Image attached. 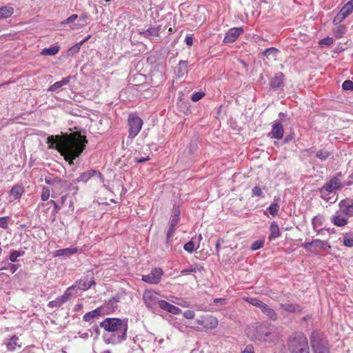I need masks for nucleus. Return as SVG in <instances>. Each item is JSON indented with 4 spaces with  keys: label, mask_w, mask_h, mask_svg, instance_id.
<instances>
[{
    "label": "nucleus",
    "mask_w": 353,
    "mask_h": 353,
    "mask_svg": "<svg viewBox=\"0 0 353 353\" xmlns=\"http://www.w3.org/2000/svg\"><path fill=\"white\" fill-rule=\"evenodd\" d=\"M46 143L49 148L58 150L70 165H73V161L79 157L85 148L87 140L81 135L70 134L65 139L59 135H50L48 137Z\"/></svg>",
    "instance_id": "nucleus-1"
},
{
    "label": "nucleus",
    "mask_w": 353,
    "mask_h": 353,
    "mask_svg": "<svg viewBox=\"0 0 353 353\" xmlns=\"http://www.w3.org/2000/svg\"><path fill=\"white\" fill-rule=\"evenodd\" d=\"M100 327L108 333L103 336L107 344L117 345L126 339L128 321L118 318H106L100 323Z\"/></svg>",
    "instance_id": "nucleus-2"
},
{
    "label": "nucleus",
    "mask_w": 353,
    "mask_h": 353,
    "mask_svg": "<svg viewBox=\"0 0 353 353\" xmlns=\"http://www.w3.org/2000/svg\"><path fill=\"white\" fill-rule=\"evenodd\" d=\"M290 353H310L308 341L303 333H296L288 340Z\"/></svg>",
    "instance_id": "nucleus-3"
},
{
    "label": "nucleus",
    "mask_w": 353,
    "mask_h": 353,
    "mask_svg": "<svg viewBox=\"0 0 353 353\" xmlns=\"http://www.w3.org/2000/svg\"><path fill=\"white\" fill-rule=\"evenodd\" d=\"M256 337L260 341L274 342L276 339V328L273 325L261 324L256 327Z\"/></svg>",
    "instance_id": "nucleus-4"
},
{
    "label": "nucleus",
    "mask_w": 353,
    "mask_h": 353,
    "mask_svg": "<svg viewBox=\"0 0 353 353\" xmlns=\"http://www.w3.org/2000/svg\"><path fill=\"white\" fill-rule=\"evenodd\" d=\"M143 301L147 308L154 314H159L161 303L165 301L159 299V294L157 292L148 290L143 292Z\"/></svg>",
    "instance_id": "nucleus-5"
},
{
    "label": "nucleus",
    "mask_w": 353,
    "mask_h": 353,
    "mask_svg": "<svg viewBox=\"0 0 353 353\" xmlns=\"http://www.w3.org/2000/svg\"><path fill=\"white\" fill-rule=\"evenodd\" d=\"M341 176L342 174L339 172L338 176L331 178L328 182L320 188L319 192L322 199L328 201L330 199L328 195L330 193L344 186L340 179Z\"/></svg>",
    "instance_id": "nucleus-6"
},
{
    "label": "nucleus",
    "mask_w": 353,
    "mask_h": 353,
    "mask_svg": "<svg viewBox=\"0 0 353 353\" xmlns=\"http://www.w3.org/2000/svg\"><path fill=\"white\" fill-rule=\"evenodd\" d=\"M310 343L314 353H330L328 342L323 335L312 332L310 336Z\"/></svg>",
    "instance_id": "nucleus-7"
},
{
    "label": "nucleus",
    "mask_w": 353,
    "mask_h": 353,
    "mask_svg": "<svg viewBox=\"0 0 353 353\" xmlns=\"http://www.w3.org/2000/svg\"><path fill=\"white\" fill-rule=\"evenodd\" d=\"M128 123L129 126V137L133 139L141 130L143 121L135 114H130L128 118Z\"/></svg>",
    "instance_id": "nucleus-8"
},
{
    "label": "nucleus",
    "mask_w": 353,
    "mask_h": 353,
    "mask_svg": "<svg viewBox=\"0 0 353 353\" xmlns=\"http://www.w3.org/2000/svg\"><path fill=\"white\" fill-rule=\"evenodd\" d=\"M95 285V281L93 278L91 280L88 279V276H84L81 279L75 281V283L70 286L68 288L71 289L72 296L78 293V290L85 291L90 289L92 285Z\"/></svg>",
    "instance_id": "nucleus-9"
},
{
    "label": "nucleus",
    "mask_w": 353,
    "mask_h": 353,
    "mask_svg": "<svg viewBox=\"0 0 353 353\" xmlns=\"http://www.w3.org/2000/svg\"><path fill=\"white\" fill-rule=\"evenodd\" d=\"M307 251L312 253H316L317 248H321L322 250H327L331 249L327 241H321L319 239H314L310 242H305L302 245Z\"/></svg>",
    "instance_id": "nucleus-10"
},
{
    "label": "nucleus",
    "mask_w": 353,
    "mask_h": 353,
    "mask_svg": "<svg viewBox=\"0 0 353 353\" xmlns=\"http://www.w3.org/2000/svg\"><path fill=\"white\" fill-rule=\"evenodd\" d=\"M163 270L160 268H155L152 270L151 272L147 275H143L142 280L150 284H157L160 282Z\"/></svg>",
    "instance_id": "nucleus-11"
},
{
    "label": "nucleus",
    "mask_w": 353,
    "mask_h": 353,
    "mask_svg": "<svg viewBox=\"0 0 353 353\" xmlns=\"http://www.w3.org/2000/svg\"><path fill=\"white\" fill-rule=\"evenodd\" d=\"M72 288H67L63 294L48 303V306L50 308L59 307L66 303L72 296Z\"/></svg>",
    "instance_id": "nucleus-12"
},
{
    "label": "nucleus",
    "mask_w": 353,
    "mask_h": 353,
    "mask_svg": "<svg viewBox=\"0 0 353 353\" xmlns=\"http://www.w3.org/2000/svg\"><path fill=\"white\" fill-rule=\"evenodd\" d=\"M119 302V297L114 296L105 301L103 305L100 306V309L103 315L110 314L114 312L118 307L117 303Z\"/></svg>",
    "instance_id": "nucleus-13"
},
{
    "label": "nucleus",
    "mask_w": 353,
    "mask_h": 353,
    "mask_svg": "<svg viewBox=\"0 0 353 353\" xmlns=\"http://www.w3.org/2000/svg\"><path fill=\"white\" fill-rule=\"evenodd\" d=\"M72 186V183H70L66 180L61 179V181L53 188L52 191V197L57 198L61 194L66 193Z\"/></svg>",
    "instance_id": "nucleus-14"
},
{
    "label": "nucleus",
    "mask_w": 353,
    "mask_h": 353,
    "mask_svg": "<svg viewBox=\"0 0 353 353\" xmlns=\"http://www.w3.org/2000/svg\"><path fill=\"white\" fill-rule=\"evenodd\" d=\"M284 74L281 72H277L274 77L270 79V86L273 90H277L284 85Z\"/></svg>",
    "instance_id": "nucleus-15"
},
{
    "label": "nucleus",
    "mask_w": 353,
    "mask_h": 353,
    "mask_svg": "<svg viewBox=\"0 0 353 353\" xmlns=\"http://www.w3.org/2000/svg\"><path fill=\"white\" fill-rule=\"evenodd\" d=\"M243 32L242 28H230L225 34L223 41L224 43L234 42L241 34Z\"/></svg>",
    "instance_id": "nucleus-16"
},
{
    "label": "nucleus",
    "mask_w": 353,
    "mask_h": 353,
    "mask_svg": "<svg viewBox=\"0 0 353 353\" xmlns=\"http://www.w3.org/2000/svg\"><path fill=\"white\" fill-rule=\"evenodd\" d=\"M19 339L17 335L12 336L10 339H6L3 344L6 346L8 351H14L17 348L21 347V343H19Z\"/></svg>",
    "instance_id": "nucleus-17"
},
{
    "label": "nucleus",
    "mask_w": 353,
    "mask_h": 353,
    "mask_svg": "<svg viewBox=\"0 0 353 353\" xmlns=\"http://www.w3.org/2000/svg\"><path fill=\"white\" fill-rule=\"evenodd\" d=\"M271 137L281 139L283 136V127L281 122L275 121L272 126Z\"/></svg>",
    "instance_id": "nucleus-18"
},
{
    "label": "nucleus",
    "mask_w": 353,
    "mask_h": 353,
    "mask_svg": "<svg viewBox=\"0 0 353 353\" xmlns=\"http://www.w3.org/2000/svg\"><path fill=\"white\" fill-rule=\"evenodd\" d=\"M161 30V26H150L146 30L139 32V34L145 38L152 39L153 37H158Z\"/></svg>",
    "instance_id": "nucleus-19"
},
{
    "label": "nucleus",
    "mask_w": 353,
    "mask_h": 353,
    "mask_svg": "<svg viewBox=\"0 0 353 353\" xmlns=\"http://www.w3.org/2000/svg\"><path fill=\"white\" fill-rule=\"evenodd\" d=\"M341 211L347 216H353V203L347 200H342L339 203Z\"/></svg>",
    "instance_id": "nucleus-20"
},
{
    "label": "nucleus",
    "mask_w": 353,
    "mask_h": 353,
    "mask_svg": "<svg viewBox=\"0 0 353 353\" xmlns=\"http://www.w3.org/2000/svg\"><path fill=\"white\" fill-rule=\"evenodd\" d=\"M281 308L289 313H295V312H299L301 311V307L300 305L292 303H281L279 304Z\"/></svg>",
    "instance_id": "nucleus-21"
},
{
    "label": "nucleus",
    "mask_w": 353,
    "mask_h": 353,
    "mask_svg": "<svg viewBox=\"0 0 353 353\" xmlns=\"http://www.w3.org/2000/svg\"><path fill=\"white\" fill-rule=\"evenodd\" d=\"M161 310H163L173 314H179L182 312V310L179 307L165 301L164 302H161Z\"/></svg>",
    "instance_id": "nucleus-22"
},
{
    "label": "nucleus",
    "mask_w": 353,
    "mask_h": 353,
    "mask_svg": "<svg viewBox=\"0 0 353 353\" xmlns=\"http://www.w3.org/2000/svg\"><path fill=\"white\" fill-rule=\"evenodd\" d=\"M71 78L72 77L70 76L63 78L61 81H57L50 85L48 90L51 92H59L63 86L67 85L70 82Z\"/></svg>",
    "instance_id": "nucleus-23"
},
{
    "label": "nucleus",
    "mask_w": 353,
    "mask_h": 353,
    "mask_svg": "<svg viewBox=\"0 0 353 353\" xmlns=\"http://www.w3.org/2000/svg\"><path fill=\"white\" fill-rule=\"evenodd\" d=\"M101 316H103V314L100 307H97L92 311L85 313L83 317V319L85 322H89L94 318H98Z\"/></svg>",
    "instance_id": "nucleus-24"
},
{
    "label": "nucleus",
    "mask_w": 353,
    "mask_h": 353,
    "mask_svg": "<svg viewBox=\"0 0 353 353\" xmlns=\"http://www.w3.org/2000/svg\"><path fill=\"white\" fill-rule=\"evenodd\" d=\"M99 174V172H97L96 170H88L87 172H85L83 173H81L80 174V176L74 179L73 180V182H87L91 177H92L93 176H94L95 174Z\"/></svg>",
    "instance_id": "nucleus-25"
},
{
    "label": "nucleus",
    "mask_w": 353,
    "mask_h": 353,
    "mask_svg": "<svg viewBox=\"0 0 353 353\" xmlns=\"http://www.w3.org/2000/svg\"><path fill=\"white\" fill-rule=\"evenodd\" d=\"M188 72V61H180L176 68V74L179 77H183Z\"/></svg>",
    "instance_id": "nucleus-26"
},
{
    "label": "nucleus",
    "mask_w": 353,
    "mask_h": 353,
    "mask_svg": "<svg viewBox=\"0 0 353 353\" xmlns=\"http://www.w3.org/2000/svg\"><path fill=\"white\" fill-rule=\"evenodd\" d=\"M270 234L268 237L270 241H272L280 236L279 227L276 221L271 223L270 225Z\"/></svg>",
    "instance_id": "nucleus-27"
},
{
    "label": "nucleus",
    "mask_w": 353,
    "mask_h": 353,
    "mask_svg": "<svg viewBox=\"0 0 353 353\" xmlns=\"http://www.w3.org/2000/svg\"><path fill=\"white\" fill-rule=\"evenodd\" d=\"M331 221L334 225L338 227L344 226L347 223V219L343 217L339 212H336L332 216Z\"/></svg>",
    "instance_id": "nucleus-28"
},
{
    "label": "nucleus",
    "mask_w": 353,
    "mask_h": 353,
    "mask_svg": "<svg viewBox=\"0 0 353 353\" xmlns=\"http://www.w3.org/2000/svg\"><path fill=\"white\" fill-rule=\"evenodd\" d=\"M78 251L76 248H68L64 249H60L56 250L54 252L55 256H70L72 254H75Z\"/></svg>",
    "instance_id": "nucleus-29"
},
{
    "label": "nucleus",
    "mask_w": 353,
    "mask_h": 353,
    "mask_svg": "<svg viewBox=\"0 0 353 353\" xmlns=\"http://www.w3.org/2000/svg\"><path fill=\"white\" fill-rule=\"evenodd\" d=\"M261 312L265 314L270 319L276 321L277 319V314L275 311L269 307L266 303L261 308Z\"/></svg>",
    "instance_id": "nucleus-30"
},
{
    "label": "nucleus",
    "mask_w": 353,
    "mask_h": 353,
    "mask_svg": "<svg viewBox=\"0 0 353 353\" xmlns=\"http://www.w3.org/2000/svg\"><path fill=\"white\" fill-rule=\"evenodd\" d=\"M205 323V328L214 329L218 325V320L213 316H206Z\"/></svg>",
    "instance_id": "nucleus-31"
},
{
    "label": "nucleus",
    "mask_w": 353,
    "mask_h": 353,
    "mask_svg": "<svg viewBox=\"0 0 353 353\" xmlns=\"http://www.w3.org/2000/svg\"><path fill=\"white\" fill-rule=\"evenodd\" d=\"M61 179L60 177L49 175L45 177L44 181L48 185L51 186V191H52L53 188L57 186Z\"/></svg>",
    "instance_id": "nucleus-32"
},
{
    "label": "nucleus",
    "mask_w": 353,
    "mask_h": 353,
    "mask_svg": "<svg viewBox=\"0 0 353 353\" xmlns=\"http://www.w3.org/2000/svg\"><path fill=\"white\" fill-rule=\"evenodd\" d=\"M60 49L59 46H52L42 50L41 54L43 56H54L57 54Z\"/></svg>",
    "instance_id": "nucleus-33"
},
{
    "label": "nucleus",
    "mask_w": 353,
    "mask_h": 353,
    "mask_svg": "<svg viewBox=\"0 0 353 353\" xmlns=\"http://www.w3.org/2000/svg\"><path fill=\"white\" fill-rule=\"evenodd\" d=\"M14 12L13 8L10 6H3L0 8V19H4L10 17Z\"/></svg>",
    "instance_id": "nucleus-34"
},
{
    "label": "nucleus",
    "mask_w": 353,
    "mask_h": 353,
    "mask_svg": "<svg viewBox=\"0 0 353 353\" xmlns=\"http://www.w3.org/2000/svg\"><path fill=\"white\" fill-rule=\"evenodd\" d=\"M23 192L24 190L22 186L14 185L10 190V194L14 197V199H18L21 197Z\"/></svg>",
    "instance_id": "nucleus-35"
},
{
    "label": "nucleus",
    "mask_w": 353,
    "mask_h": 353,
    "mask_svg": "<svg viewBox=\"0 0 353 353\" xmlns=\"http://www.w3.org/2000/svg\"><path fill=\"white\" fill-rule=\"evenodd\" d=\"M340 11L347 17L353 11V0L346 3Z\"/></svg>",
    "instance_id": "nucleus-36"
},
{
    "label": "nucleus",
    "mask_w": 353,
    "mask_h": 353,
    "mask_svg": "<svg viewBox=\"0 0 353 353\" xmlns=\"http://www.w3.org/2000/svg\"><path fill=\"white\" fill-rule=\"evenodd\" d=\"M279 210V205L275 201L272 202L270 205L267 208V211L273 216H275L278 214V212Z\"/></svg>",
    "instance_id": "nucleus-37"
},
{
    "label": "nucleus",
    "mask_w": 353,
    "mask_h": 353,
    "mask_svg": "<svg viewBox=\"0 0 353 353\" xmlns=\"http://www.w3.org/2000/svg\"><path fill=\"white\" fill-rule=\"evenodd\" d=\"M312 224L313 229L317 232V234H319L323 231L322 229H318L319 227L322 225V221L321 218L317 216H314L312 220Z\"/></svg>",
    "instance_id": "nucleus-38"
},
{
    "label": "nucleus",
    "mask_w": 353,
    "mask_h": 353,
    "mask_svg": "<svg viewBox=\"0 0 353 353\" xmlns=\"http://www.w3.org/2000/svg\"><path fill=\"white\" fill-rule=\"evenodd\" d=\"M25 254L24 251H20V250H13L11 251L9 260L12 262L15 263L17 261V258L23 256Z\"/></svg>",
    "instance_id": "nucleus-39"
},
{
    "label": "nucleus",
    "mask_w": 353,
    "mask_h": 353,
    "mask_svg": "<svg viewBox=\"0 0 353 353\" xmlns=\"http://www.w3.org/2000/svg\"><path fill=\"white\" fill-rule=\"evenodd\" d=\"M245 301L248 302L249 303L252 304V305H254L261 310V308L263 307V305L265 304V303L262 302L259 299L256 298H250L248 297L245 299Z\"/></svg>",
    "instance_id": "nucleus-40"
},
{
    "label": "nucleus",
    "mask_w": 353,
    "mask_h": 353,
    "mask_svg": "<svg viewBox=\"0 0 353 353\" xmlns=\"http://www.w3.org/2000/svg\"><path fill=\"white\" fill-rule=\"evenodd\" d=\"M84 43V41H81L77 43H76L75 45H74L73 46H72L68 51V54L69 55H71V56H73L76 54H77L79 50H80V48H81V45Z\"/></svg>",
    "instance_id": "nucleus-41"
},
{
    "label": "nucleus",
    "mask_w": 353,
    "mask_h": 353,
    "mask_svg": "<svg viewBox=\"0 0 353 353\" xmlns=\"http://www.w3.org/2000/svg\"><path fill=\"white\" fill-rule=\"evenodd\" d=\"M330 154L331 153L329 151L322 149L316 152V156L321 161H325L330 157Z\"/></svg>",
    "instance_id": "nucleus-42"
},
{
    "label": "nucleus",
    "mask_w": 353,
    "mask_h": 353,
    "mask_svg": "<svg viewBox=\"0 0 353 353\" xmlns=\"http://www.w3.org/2000/svg\"><path fill=\"white\" fill-rule=\"evenodd\" d=\"M175 227L176 226H172V225H169V229L166 234V240H165V245L167 247H168L170 245V239L173 236V234L175 232Z\"/></svg>",
    "instance_id": "nucleus-43"
},
{
    "label": "nucleus",
    "mask_w": 353,
    "mask_h": 353,
    "mask_svg": "<svg viewBox=\"0 0 353 353\" xmlns=\"http://www.w3.org/2000/svg\"><path fill=\"white\" fill-rule=\"evenodd\" d=\"M277 52H278V50L276 48H275L274 47H271V48L265 49L263 51V54L268 58L270 56L272 57H276Z\"/></svg>",
    "instance_id": "nucleus-44"
},
{
    "label": "nucleus",
    "mask_w": 353,
    "mask_h": 353,
    "mask_svg": "<svg viewBox=\"0 0 353 353\" xmlns=\"http://www.w3.org/2000/svg\"><path fill=\"white\" fill-rule=\"evenodd\" d=\"M180 220V212L179 210H175L174 212V214L172 216L170 225H172V226H176V225L179 223V221Z\"/></svg>",
    "instance_id": "nucleus-45"
},
{
    "label": "nucleus",
    "mask_w": 353,
    "mask_h": 353,
    "mask_svg": "<svg viewBox=\"0 0 353 353\" xmlns=\"http://www.w3.org/2000/svg\"><path fill=\"white\" fill-rule=\"evenodd\" d=\"M343 244L347 247L353 246V236L350 234H346L343 236Z\"/></svg>",
    "instance_id": "nucleus-46"
},
{
    "label": "nucleus",
    "mask_w": 353,
    "mask_h": 353,
    "mask_svg": "<svg viewBox=\"0 0 353 353\" xmlns=\"http://www.w3.org/2000/svg\"><path fill=\"white\" fill-rule=\"evenodd\" d=\"M345 28L343 26H339L334 30V35L336 38H341L345 33Z\"/></svg>",
    "instance_id": "nucleus-47"
},
{
    "label": "nucleus",
    "mask_w": 353,
    "mask_h": 353,
    "mask_svg": "<svg viewBox=\"0 0 353 353\" xmlns=\"http://www.w3.org/2000/svg\"><path fill=\"white\" fill-rule=\"evenodd\" d=\"M252 196L257 197H263V192L261 188L259 185H255L252 190Z\"/></svg>",
    "instance_id": "nucleus-48"
},
{
    "label": "nucleus",
    "mask_w": 353,
    "mask_h": 353,
    "mask_svg": "<svg viewBox=\"0 0 353 353\" xmlns=\"http://www.w3.org/2000/svg\"><path fill=\"white\" fill-rule=\"evenodd\" d=\"M51 190L48 187H43L42 189V192L41 195V200L46 201L48 200L50 196Z\"/></svg>",
    "instance_id": "nucleus-49"
},
{
    "label": "nucleus",
    "mask_w": 353,
    "mask_h": 353,
    "mask_svg": "<svg viewBox=\"0 0 353 353\" xmlns=\"http://www.w3.org/2000/svg\"><path fill=\"white\" fill-rule=\"evenodd\" d=\"M347 17L343 14L341 11H339L336 15L334 17L333 19V23L334 25L339 24L342 21H343Z\"/></svg>",
    "instance_id": "nucleus-50"
},
{
    "label": "nucleus",
    "mask_w": 353,
    "mask_h": 353,
    "mask_svg": "<svg viewBox=\"0 0 353 353\" xmlns=\"http://www.w3.org/2000/svg\"><path fill=\"white\" fill-rule=\"evenodd\" d=\"M264 240H259L252 243L251 250L253 251L261 249L264 245Z\"/></svg>",
    "instance_id": "nucleus-51"
},
{
    "label": "nucleus",
    "mask_w": 353,
    "mask_h": 353,
    "mask_svg": "<svg viewBox=\"0 0 353 353\" xmlns=\"http://www.w3.org/2000/svg\"><path fill=\"white\" fill-rule=\"evenodd\" d=\"M205 96L203 92H195L191 96V99L194 102H196L201 99Z\"/></svg>",
    "instance_id": "nucleus-52"
},
{
    "label": "nucleus",
    "mask_w": 353,
    "mask_h": 353,
    "mask_svg": "<svg viewBox=\"0 0 353 353\" xmlns=\"http://www.w3.org/2000/svg\"><path fill=\"white\" fill-rule=\"evenodd\" d=\"M197 270V268L196 266H194V265H191L190 268H185V269H183L181 271V274L182 275H188V274H192V273H194L196 272Z\"/></svg>",
    "instance_id": "nucleus-53"
},
{
    "label": "nucleus",
    "mask_w": 353,
    "mask_h": 353,
    "mask_svg": "<svg viewBox=\"0 0 353 353\" xmlns=\"http://www.w3.org/2000/svg\"><path fill=\"white\" fill-rule=\"evenodd\" d=\"M334 42V39L332 37H327L324 39H322L319 41V43L321 46H329L332 45Z\"/></svg>",
    "instance_id": "nucleus-54"
},
{
    "label": "nucleus",
    "mask_w": 353,
    "mask_h": 353,
    "mask_svg": "<svg viewBox=\"0 0 353 353\" xmlns=\"http://www.w3.org/2000/svg\"><path fill=\"white\" fill-rule=\"evenodd\" d=\"M183 249L188 252L192 253L194 250V243L192 241H188L184 245Z\"/></svg>",
    "instance_id": "nucleus-55"
},
{
    "label": "nucleus",
    "mask_w": 353,
    "mask_h": 353,
    "mask_svg": "<svg viewBox=\"0 0 353 353\" xmlns=\"http://www.w3.org/2000/svg\"><path fill=\"white\" fill-rule=\"evenodd\" d=\"M342 88L344 90H353V81L345 80L342 84Z\"/></svg>",
    "instance_id": "nucleus-56"
},
{
    "label": "nucleus",
    "mask_w": 353,
    "mask_h": 353,
    "mask_svg": "<svg viewBox=\"0 0 353 353\" xmlns=\"http://www.w3.org/2000/svg\"><path fill=\"white\" fill-rule=\"evenodd\" d=\"M18 268V265L9 263L8 267L1 268V270H9L12 274H14Z\"/></svg>",
    "instance_id": "nucleus-57"
},
{
    "label": "nucleus",
    "mask_w": 353,
    "mask_h": 353,
    "mask_svg": "<svg viewBox=\"0 0 353 353\" xmlns=\"http://www.w3.org/2000/svg\"><path fill=\"white\" fill-rule=\"evenodd\" d=\"M78 18V15L77 14H73L67 18L65 21H62V24L70 23L74 21Z\"/></svg>",
    "instance_id": "nucleus-58"
},
{
    "label": "nucleus",
    "mask_w": 353,
    "mask_h": 353,
    "mask_svg": "<svg viewBox=\"0 0 353 353\" xmlns=\"http://www.w3.org/2000/svg\"><path fill=\"white\" fill-rule=\"evenodd\" d=\"M8 218L7 216L0 217V228L3 229H6L8 228Z\"/></svg>",
    "instance_id": "nucleus-59"
},
{
    "label": "nucleus",
    "mask_w": 353,
    "mask_h": 353,
    "mask_svg": "<svg viewBox=\"0 0 353 353\" xmlns=\"http://www.w3.org/2000/svg\"><path fill=\"white\" fill-rule=\"evenodd\" d=\"M183 316L188 319H192L195 316V313L193 310H186L183 312Z\"/></svg>",
    "instance_id": "nucleus-60"
},
{
    "label": "nucleus",
    "mask_w": 353,
    "mask_h": 353,
    "mask_svg": "<svg viewBox=\"0 0 353 353\" xmlns=\"http://www.w3.org/2000/svg\"><path fill=\"white\" fill-rule=\"evenodd\" d=\"M214 303L215 305H225L227 303V299L223 298L214 299Z\"/></svg>",
    "instance_id": "nucleus-61"
},
{
    "label": "nucleus",
    "mask_w": 353,
    "mask_h": 353,
    "mask_svg": "<svg viewBox=\"0 0 353 353\" xmlns=\"http://www.w3.org/2000/svg\"><path fill=\"white\" fill-rule=\"evenodd\" d=\"M185 42L186 45L188 46H189V47L192 46L193 45V38H192V36L190 35V34H188L185 37Z\"/></svg>",
    "instance_id": "nucleus-62"
},
{
    "label": "nucleus",
    "mask_w": 353,
    "mask_h": 353,
    "mask_svg": "<svg viewBox=\"0 0 353 353\" xmlns=\"http://www.w3.org/2000/svg\"><path fill=\"white\" fill-rule=\"evenodd\" d=\"M50 203H52V204L54 205V212H58L61 210V207H62V206L61 205V204L59 205V203H57L55 201H54V200H50Z\"/></svg>",
    "instance_id": "nucleus-63"
},
{
    "label": "nucleus",
    "mask_w": 353,
    "mask_h": 353,
    "mask_svg": "<svg viewBox=\"0 0 353 353\" xmlns=\"http://www.w3.org/2000/svg\"><path fill=\"white\" fill-rule=\"evenodd\" d=\"M241 353H254L253 346L252 345H248Z\"/></svg>",
    "instance_id": "nucleus-64"
}]
</instances>
